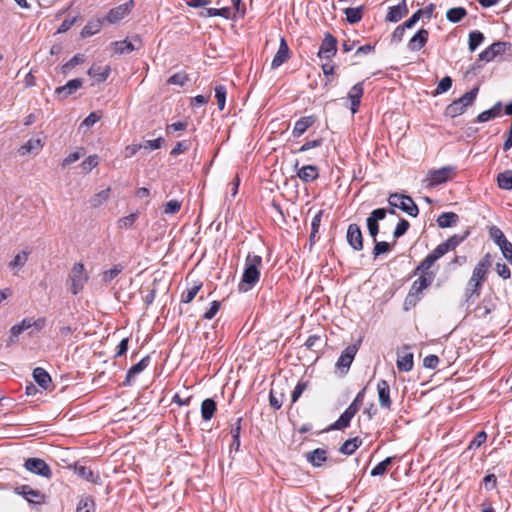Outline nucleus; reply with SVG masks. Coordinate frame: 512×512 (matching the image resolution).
I'll return each instance as SVG.
<instances>
[{"label":"nucleus","mask_w":512,"mask_h":512,"mask_svg":"<svg viewBox=\"0 0 512 512\" xmlns=\"http://www.w3.org/2000/svg\"><path fill=\"white\" fill-rule=\"evenodd\" d=\"M262 266V257L254 253H249L245 260V268L241 281L238 285L240 292L251 290L260 279V268Z\"/></svg>","instance_id":"f257e3e1"},{"label":"nucleus","mask_w":512,"mask_h":512,"mask_svg":"<svg viewBox=\"0 0 512 512\" xmlns=\"http://www.w3.org/2000/svg\"><path fill=\"white\" fill-rule=\"evenodd\" d=\"M491 266V256L487 253L475 266L472 276L468 282L467 292L470 297L473 295L479 296L482 283L486 279V274Z\"/></svg>","instance_id":"f03ea898"},{"label":"nucleus","mask_w":512,"mask_h":512,"mask_svg":"<svg viewBox=\"0 0 512 512\" xmlns=\"http://www.w3.org/2000/svg\"><path fill=\"white\" fill-rule=\"evenodd\" d=\"M479 88L474 87L472 90L466 92L460 98L452 101L444 110L446 117L455 118L462 115L468 106L472 105L476 100Z\"/></svg>","instance_id":"7ed1b4c3"},{"label":"nucleus","mask_w":512,"mask_h":512,"mask_svg":"<svg viewBox=\"0 0 512 512\" xmlns=\"http://www.w3.org/2000/svg\"><path fill=\"white\" fill-rule=\"evenodd\" d=\"M435 278V274H420L419 278L416 279L405 299L404 306L408 309L409 306H415L416 303L421 299L423 290L428 288Z\"/></svg>","instance_id":"20e7f679"},{"label":"nucleus","mask_w":512,"mask_h":512,"mask_svg":"<svg viewBox=\"0 0 512 512\" xmlns=\"http://www.w3.org/2000/svg\"><path fill=\"white\" fill-rule=\"evenodd\" d=\"M388 203L391 207H396L407 213L411 217H416L419 213L418 206L415 204L412 197L402 195L399 193L390 194Z\"/></svg>","instance_id":"39448f33"},{"label":"nucleus","mask_w":512,"mask_h":512,"mask_svg":"<svg viewBox=\"0 0 512 512\" xmlns=\"http://www.w3.org/2000/svg\"><path fill=\"white\" fill-rule=\"evenodd\" d=\"M508 45H510V44L507 43V42H501V41L494 42L493 44H491L489 47H487L484 51H482L479 54L478 60L473 65L472 70L481 68L482 65L480 64V62H482V61L490 62L496 56L501 55L502 53H504L506 51V47Z\"/></svg>","instance_id":"423d86ee"},{"label":"nucleus","mask_w":512,"mask_h":512,"mask_svg":"<svg viewBox=\"0 0 512 512\" xmlns=\"http://www.w3.org/2000/svg\"><path fill=\"white\" fill-rule=\"evenodd\" d=\"M87 280L88 275L86 274L84 265L82 263L74 264L70 274V290L72 294H78L83 289L84 284L87 282Z\"/></svg>","instance_id":"0eeeda50"},{"label":"nucleus","mask_w":512,"mask_h":512,"mask_svg":"<svg viewBox=\"0 0 512 512\" xmlns=\"http://www.w3.org/2000/svg\"><path fill=\"white\" fill-rule=\"evenodd\" d=\"M454 172L455 168L449 166L429 171L426 178V181H428L427 186L434 187L447 182L453 177Z\"/></svg>","instance_id":"6e6552de"},{"label":"nucleus","mask_w":512,"mask_h":512,"mask_svg":"<svg viewBox=\"0 0 512 512\" xmlns=\"http://www.w3.org/2000/svg\"><path fill=\"white\" fill-rule=\"evenodd\" d=\"M24 467L29 472L34 473L36 475H40L47 479H50L52 477V471L49 465L43 459L35 457L28 458L25 460Z\"/></svg>","instance_id":"1a4fd4ad"},{"label":"nucleus","mask_w":512,"mask_h":512,"mask_svg":"<svg viewBox=\"0 0 512 512\" xmlns=\"http://www.w3.org/2000/svg\"><path fill=\"white\" fill-rule=\"evenodd\" d=\"M386 215L387 210L385 208H377L373 210L366 219L368 233L373 241H376L377 235L379 233V221L383 220Z\"/></svg>","instance_id":"9d476101"},{"label":"nucleus","mask_w":512,"mask_h":512,"mask_svg":"<svg viewBox=\"0 0 512 512\" xmlns=\"http://www.w3.org/2000/svg\"><path fill=\"white\" fill-rule=\"evenodd\" d=\"M337 52V39L330 33H326L321 42L318 57L321 59H331Z\"/></svg>","instance_id":"9b49d317"},{"label":"nucleus","mask_w":512,"mask_h":512,"mask_svg":"<svg viewBox=\"0 0 512 512\" xmlns=\"http://www.w3.org/2000/svg\"><path fill=\"white\" fill-rule=\"evenodd\" d=\"M15 492L23 496L31 504H43L45 495L29 485H21L15 488Z\"/></svg>","instance_id":"f8f14e48"},{"label":"nucleus","mask_w":512,"mask_h":512,"mask_svg":"<svg viewBox=\"0 0 512 512\" xmlns=\"http://www.w3.org/2000/svg\"><path fill=\"white\" fill-rule=\"evenodd\" d=\"M141 46L142 41L137 35L133 36L130 40L125 39L113 43L114 52L117 54H128L132 51L139 50Z\"/></svg>","instance_id":"ddd939ff"},{"label":"nucleus","mask_w":512,"mask_h":512,"mask_svg":"<svg viewBox=\"0 0 512 512\" xmlns=\"http://www.w3.org/2000/svg\"><path fill=\"white\" fill-rule=\"evenodd\" d=\"M346 239L348 244L355 251H360L363 249V235L358 224L352 223L348 226Z\"/></svg>","instance_id":"4468645a"},{"label":"nucleus","mask_w":512,"mask_h":512,"mask_svg":"<svg viewBox=\"0 0 512 512\" xmlns=\"http://www.w3.org/2000/svg\"><path fill=\"white\" fill-rule=\"evenodd\" d=\"M133 4V0H130L124 4L112 8L104 19H106L111 24L117 23L118 21L123 19L127 14H129L131 8L133 7Z\"/></svg>","instance_id":"2eb2a0df"},{"label":"nucleus","mask_w":512,"mask_h":512,"mask_svg":"<svg viewBox=\"0 0 512 512\" xmlns=\"http://www.w3.org/2000/svg\"><path fill=\"white\" fill-rule=\"evenodd\" d=\"M377 392L380 407L385 410H390L392 406V401L390 398V386L386 380L378 381Z\"/></svg>","instance_id":"dca6fc26"},{"label":"nucleus","mask_w":512,"mask_h":512,"mask_svg":"<svg viewBox=\"0 0 512 512\" xmlns=\"http://www.w3.org/2000/svg\"><path fill=\"white\" fill-rule=\"evenodd\" d=\"M442 256L443 255L441 253H437V248H435L420 262V264L415 268L413 274H435L434 272L429 271V269Z\"/></svg>","instance_id":"f3484780"},{"label":"nucleus","mask_w":512,"mask_h":512,"mask_svg":"<svg viewBox=\"0 0 512 512\" xmlns=\"http://www.w3.org/2000/svg\"><path fill=\"white\" fill-rule=\"evenodd\" d=\"M290 59V49L284 37H281L280 44L277 53L275 54L272 62L271 68L277 69L282 64L287 62Z\"/></svg>","instance_id":"a211bd4d"},{"label":"nucleus","mask_w":512,"mask_h":512,"mask_svg":"<svg viewBox=\"0 0 512 512\" xmlns=\"http://www.w3.org/2000/svg\"><path fill=\"white\" fill-rule=\"evenodd\" d=\"M150 360V356L147 355L144 358H142L138 363L133 365L127 371L125 380L123 381V386H131L134 378L149 366Z\"/></svg>","instance_id":"6ab92c4d"},{"label":"nucleus","mask_w":512,"mask_h":512,"mask_svg":"<svg viewBox=\"0 0 512 512\" xmlns=\"http://www.w3.org/2000/svg\"><path fill=\"white\" fill-rule=\"evenodd\" d=\"M428 38H429L428 30L421 28L409 40L407 47L410 51H413V52L419 51L427 44Z\"/></svg>","instance_id":"aec40b11"},{"label":"nucleus","mask_w":512,"mask_h":512,"mask_svg":"<svg viewBox=\"0 0 512 512\" xmlns=\"http://www.w3.org/2000/svg\"><path fill=\"white\" fill-rule=\"evenodd\" d=\"M82 86V80L80 78H75L69 80L65 85L56 88L55 94L60 99H66L70 95L74 94L79 88Z\"/></svg>","instance_id":"412c9836"},{"label":"nucleus","mask_w":512,"mask_h":512,"mask_svg":"<svg viewBox=\"0 0 512 512\" xmlns=\"http://www.w3.org/2000/svg\"><path fill=\"white\" fill-rule=\"evenodd\" d=\"M356 413L357 411L348 406L346 410L340 415L338 420L329 426L328 430H343L349 427L350 422Z\"/></svg>","instance_id":"4be33fe9"},{"label":"nucleus","mask_w":512,"mask_h":512,"mask_svg":"<svg viewBox=\"0 0 512 512\" xmlns=\"http://www.w3.org/2000/svg\"><path fill=\"white\" fill-rule=\"evenodd\" d=\"M364 93L363 82L356 83L349 91L348 98L351 102V112L355 114L360 106L361 98Z\"/></svg>","instance_id":"5701e85b"},{"label":"nucleus","mask_w":512,"mask_h":512,"mask_svg":"<svg viewBox=\"0 0 512 512\" xmlns=\"http://www.w3.org/2000/svg\"><path fill=\"white\" fill-rule=\"evenodd\" d=\"M408 6L406 4V1L403 0L398 5L392 6L389 8V11L386 15V21L388 22H398L400 21L404 16L408 14Z\"/></svg>","instance_id":"b1692460"},{"label":"nucleus","mask_w":512,"mask_h":512,"mask_svg":"<svg viewBox=\"0 0 512 512\" xmlns=\"http://www.w3.org/2000/svg\"><path fill=\"white\" fill-rule=\"evenodd\" d=\"M357 353L356 345L347 346L341 353L340 357L337 360L336 366L339 369L346 368V371L349 369L355 355Z\"/></svg>","instance_id":"393cba45"},{"label":"nucleus","mask_w":512,"mask_h":512,"mask_svg":"<svg viewBox=\"0 0 512 512\" xmlns=\"http://www.w3.org/2000/svg\"><path fill=\"white\" fill-rule=\"evenodd\" d=\"M468 233H466L463 236L460 235H453L450 238H448L443 243L439 244L437 248V253H441L443 256L450 250H454L461 242L465 240Z\"/></svg>","instance_id":"a878e982"},{"label":"nucleus","mask_w":512,"mask_h":512,"mask_svg":"<svg viewBox=\"0 0 512 512\" xmlns=\"http://www.w3.org/2000/svg\"><path fill=\"white\" fill-rule=\"evenodd\" d=\"M316 121V117L313 115L301 117L296 121L292 134L294 137H300L303 135Z\"/></svg>","instance_id":"bb28decb"},{"label":"nucleus","mask_w":512,"mask_h":512,"mask_svg":"<svg viewBox=\"0 0 512 512\" xmlns=\"http://www.w3.org/2000/svg\"><path fill=\"white\" fill-rule=\"evenodd\" d=\"M297 176L304 183H310L319 177V169L315 165H305L298 169Z\"/></svg>","instance_id":"cd10ccee"},{"label":"nucleus","mask_w":512,"mask_h":512,"mask_svg":"<svg viewBox=\"0 0 512 512\" xmlns=\"http://www.w3.org/2000/svg\"><path fill=\"white\" fill-rule=\"evenodd\" d=\"M74 473L88 482L94 484H101V478L99 474L94 473V471L91 470L89 467L76 464L74 466Z\"/></svg>","instance_id":"c85d7f7f"},{"label":"nucleus","mask_w":512,"mask_h":512,"mask_svg":"<svg viewBox=\"0 0 512 512\" xmlns=\"http://www.w3.org/2000/svg\"><path fill=\"white\" fill-rule=\"evenodd\" d=\"M306 460L314 467H321L327 461V451L322 448H316L306 453Z\"/></svg>","instance_id":"c756f323"},{"label":"nucleus","mask_w":512,"mask_h":512,"mask_svg":"<svg viewBox=\"0 0 512 512\" xmlns=\"http://www.w3.org/2000/svg\"><path fill=\"white\" fill-rule=\"evenodd\" d=\"M104 19L96 18L88 21L81 31V37L87 38L98 33L103 25Z\"/></svg>","instance_id":"7c9ffc66"},{"label":"nucleus","mask_w":512,"mask_h":512,"mask_svg":"<svg viewBox=\"0 0 512 512\" xmlns=\"http://www.w3.org/2000/svg\"><path fill=\"white\" fill-rule=\"evenodd\" d=\"M217 410V404L212 398H207L201 403V416L203 420H210Z\"/></svg>","instance_id":"2f4dec72"},{"label":"nucleus","mask_w":512,"mask_h":512,"mask_svg":"<svg viewBox=\"0 0 512 512\" xmlns=\"http://www.w3.org/2000/svg\"><path fill=\"white\" fill-rule=\"evenodd\" d=\"M459 220V217L454 212H444L437 218V224L440 228H448L455 226Z\"/></svg>","instance_id":"473e14b6"},{"label":"nucleus","mask_w":512,"mask_h":512,"mask_svg":"<svg viewBox=\"0 0 512 512\" xmlns=\"http://www.w3.org/2000/svg\"><path fill=\"white\" fill-rule=\"evenodd\" d=\"M501 109H502V103L499 101L489 110L481 112L477 116L476 121L479 123H483V122L492 120L500 115Z\"/></svg>","instance_id":"72a5a7b5"},{"label":"nucleus","mask_w":512,"mask_h":512,"mask_svg":"<svg viewBox=\"0 0 512 512\" xmlns=\"http://www.w3.org/2000/svg\"><path fill=\"white\" fill-rule=\"evenodd\" d=\"M33 378L36 381V383L43 389H47L49 384L51 383L50 375L45 369L41 367H37L34 369Z\"/></svg>","instance_id":"f704fd0d"},{"label":"nucleus","mask_w":512,"mask_h":512,"mask_svg":"<svg viewBox=\"0 0 512 512\" xmlns=\"http://www.w3.org/2000/svg\"><path fill=\"white\" fill-rule=\"evenodd\" d=\"M111 68L110 66H105L104 68L100 66L93 65L88 70V74L93 77L97 82L101 83L104 82L109 74H110Z\"/></svg>","instance_id":"c9c22d12"},{"label":"nucleus","mask_w":512,"mask_h":512,"mask_svg":"<svg viewBox=\"0 0 512 512\" xmlns=\"http://www.w3.org/2000/svg\"><path fill=\"white\" fill-rule=\"evenodd\" d=\"M362 444L359 437L346 440L339 448V452L344 455H352L356 449Z\"/></svg>","instance_id":"e433bc0d"},{"label":"nucleus","mask_w":512,"mask_h":512,"mask_svg":"<svg viewBox=\"0 0 512 512\" xmlns=\"http://www.w3.org/2000/svg\"><path fill=\"white\" fill-rule=\"evenodd\" d=\"M199 16L200 17H215V16H220V17H223L225 19H229L230 18V9L228 7H222V8H206L204 10H202L200 13H199Z\"/></svg>","instance_id":"4c0bfd02"},{"label":"nucleus","mask_w":512,"mask_h":512,"mask_svg":"<svg viewBox=\"0 0 512 512\" xmlns=\"http://www.w3.org/2000/svg\"><path fill=\"white\" fill-rule=\"evenodd\" d=\"M46 323L45 318H38L33 320L31 318H24L20 323H18L23 330H28L30 328H35L36 331H40L44 328Z\"/></svg>","instance_id":"58836bf2"},{"label":"nucleus","mask_w":512,"mask_h":512,"mask_svg":"<svg viewBox=\"0 0 512 512\" xmlns=\"http://www.w3.org/2000/svg\"><path fill=\"white\" fill-rule=\"evenodd\" d=\"M498 187L503 190H512V170H505L497 175Z\"/></svg>","instance_id":"ea45409f"},{"label":"nucleus","mask_w":512,"mask_h":512,"mask_svg":"<svg viewBox=\"0 0 512 512\" xmlns=\"http://www.w3.org/2000/svg\"><path fill=\"white\" fill-rule=\"evenodd\" d=\"M30 255V251L23 250L20 253L16 254L8 264L9 268L12 270L21 269L27 262L28 257Z\"/></svg>","instance_id":"a19ab883"},{"label":"nucleus","mask_w":512,"mask_h":512,"mask_svg":"<svg viewBox=\"0 0 512 512\" xmlns=\"http://www.w3.org/2000/svg\"><path fill=\"white\" fill-rule=\"evenodd\" d=\"M467 11L464 7H454L450 8L446 12V18L448 21L452 23L460 22L464 17H466Z\"/></svg>","instance_id":"79ce46f5"},{"label":"nucleus","mask_w":512,"mask_h":512,"mask_svg":"<svg viewBox=\"0 0 512 512\" xmlns=\"http://www.w3.org/2000/svg\"><path fill=\"white\" fill-rule=\"evenodd\" d=\"M43 146L41 139H30L24 145H22L19 149L21 155H27L34 151L39 150Z\"/></svg>","instance_id":"37998d69"},{"label":"nucleus","mask_w":512,"mask_h":512,"mask_svg":"<svg viewBox=\"0 0 512 512\" xmlns=\"http://www.w3.org/2000/svg\"><path fill=\"white\" fill-rule=\"evenodd\" d=\"M397 368L399 371L408 372L413 368V354L406 353L402 356H398Z\"/></svg>","instance_id":"c03bdc74"},{"label":"nucleus","mask_w":512,"mask_h":512,"mask_svg":"<svg viewBox=\"0 0 512 512\" xmlns=\"http://www.w3.org/2000/svg\"><path fill=\"white\" fill-rule=\"evenodd\" d=\"M362 6L360 7H349L344 10V13L346 15V19L350 24L358 23L363 16L362 13Z\"/></svg>","instance_id":"a18cd8bd"},{"label":"nucleus","mask_w":512,"mask_h":512,"mask_svg":"<svg viewBox=\"0 0 512 512\" xmlns=\"http://www.w3.org/2000/svg\"><path fill=\"white\" fill-rule=\"evenodd\" d=\"M393 457H387L385 458L383 461H381L380 463H378L370 472V475L371 476H381V475H384L389 466L392 464L393 462Z\"/></svg>","instance_id":"49530a36"},{"label":"nucleus","mask_w":512,"mask_h":512,"mask_svg":"<svg viewBox=\"0 0 512 512\" xmlns=\"http://www.w3.org/2000/svg\"><path fill=\"white\" fill-rule=\"evenodd\" d=\"M484 41V35L480 31H472L469 33L468 47L471 52L475 51L477 47Z\"/></svg>","instance_id":"de8ad7c7"},{"label":"nucleus","mask_w":512,"mask_h":512,"mask_svg":"<svg viewBox=\"0 0 512 512\" xmlns=\"http://www.w3.org/2000/svg\"><path fill=\"white\" fill-rule=\"evenodd\" d=\"M124 269V266L121 264L114 265L111 269L105 270L102 274V280L105 283L111 282L115 279Z\"/></svg>","instance_id":"09e8293b"},{"label":"nucleus","mask_w":512,"mask_h":512,"mask_svg":"<svg viewBox=\"0 0 512 512\" xmlns=\"http://www.w3.org/2000/svg\"><path fill=\"white\" fill-rule=\"evenodd\" d=\"M110 194V188L101 190L100 192L96 193L93 197L90 199V204L93 208H97L101 206L108 198Z\"/></svg>","instance_id":"8fccbe9b"},{"label":"nucleus","mask_w":512,"mask_h":512,"mask_svg":"<svg viewBox=\"0 0 512 512\" xmlns=\"http://www.w3.org/2000/svg\"><path fill=\"white\" fill-rule=\"evenodd\" d=\"M95 511V503L93 498L84 497L80 499L77 505L76 512H94Z\"/></svg>","instance_id":"3c124183"},{"label":"nucleus","mask_w":512,"mask_h":512,"mask_svg":"<svg viewBox=\"0 0 512 512\" xmlns=\"http://www.w3.org/2000/svg\"><path fill=\"white\" fill-rule=\"evenodd\" d=\"M284 400V393L280 392L277 394L274 388L271 389L269 394V404L272 408L275 410H278L281 408Z\"/></svg>","instance_id":"603ef678"},{"label":"nucleus","mask_w":512,"mask_h":512,"mask_svg":"<svg viewBox=\"0 0 512 512\" xmlns=\"http://www.w3.org/2000/svg\"><path fill=\"white\" fill-rule=\"evenodd\" d=\"M226 94L227 90L224 85H218L215 87V98L217 100L218 108L221 111L225 108Z\"/></svg>","instance_id":"864d4df0"},{"label":"nucleus","mask_w":512,"mask_h":512,"mask_svg":"<svg viewBox=\"0 0 512 512\" xmlns=\"http://www.w3.org/2000/svg\"><path fill=\"white\" fill-rule=\"evenodd\" d=\"M409 227L410 223L406 219H400L393 232L394 244L396 239L402 237L408 231Z\"/></svg>","instance_id":"5fc2aeb1"},{"label":"nucleus","mask_w":512,"mask_h":512,"mask_svg":"<svg viewBox=\"0 0 512 512\" xmlns=\"http://www.w3.org/2000/svg\"><path fill=\"white\" fill-rule=\"evenodd\" d=\"M188 80V75L185 72H179L170 76L167 80V84L178 85L180 87H183Z\"/></svg>","instance_id":"6e6d98bb"},{"label":"nucleus","mask_w":512,"mask_h":512,"mask_svg":"<svg viewBox=\"0 0 512 512\" xmlns=\"http://www.w3.org/2000/svg\"><path fill=\"white\" fill-rule=\"evenodd\" d=\"M375 243L373 248L374 257H378L382 254L388 253L391 250V244L386 241H373Z\"/></svg>","instance_id":"4d7b16f0"},{"label":"nucleus","mask_w":512,"mask_h":512,"mask_svg":"<svg viewBox=\"0 0 512 512\" xmlns=\"http://www.w3.org/2000/svg\"><path fill=\"white\" fill-rule=\"evenodd\" d=\"M84 62V56L81 54L74 55L67 63L62 66V72L67 74L72 68Z\"/></svg>","instance_id":"13d9d810"},{"label":"nucleus","mask_w":512,"mask_h":512,"mask_svg":"<svg viewBox=\"0 0 512 512\" xmlns=\"http://www.w3.org/2000/svg\"><path fill=\"white\" fill-rule=\"evenodd\" d=\"M451 86H452V79H451V77L445 76L444 78H442L439 81V83H438V85H437L433 95L436 96V95L445 93V92H447L451 88Z\"/></svg>","instance_id":"bf43d9fd"},{"label":"nucleus","mask_w":512,"mask_h":512,"mask_svg":"<svg viewBox=\"0 0 512 512\" xmlns=\"http://www.w3.org/2000/svg\"><path fill=\"white\" fill-rule=\"evenodd\" d=\"M84 154H85L84 148H79L77 151L70 153L63 160L62 167L69 166L72 163L78 161L82 156H84Z\"/></svg>","instance_id":"052dcab7"},{"label":"nucleus","mask_w":512,"mask_h":512,"mask_svg":"<svg viewBox=\"0 0 512 512\" xmlns=\"http://www.w3.org/2000/svg\"><path fill=\"white\" fill-rule=\"evenodd\" d=\"M24 330L21 328L19 324H15L10 329V335L6 342V346H11L12 344H15L18 341V337L21 333H23Z\"/></svg>","instance_id":"680f3d73"},{"label":"nucleus","mask_w":512,"mask_h":512,"mask_svg":"<svg viewBox=\"0 0 512 512\" xmlns=\"http://www.w3.org/2000/svg\"><path fill=\"white\" fill-rule=\"evenodd\" d=\"M98 165V156L90 155L81 163V168L84 172L88 173Z\"/></svg>","instance_id":"e2e57ef3"},{"label":"nucleus","mask_w":512,"mask_h":512,"mask_svg":"<svg viewBox=\"0 0 512 512\" xmlns=\"http://www.w3.org/2000/svg\"><path fill=\"white\" fill-rule=\"evenodd\" d=\"M202 284L194 285L189 288L186 292H184L181 296V301L183 303H190L197 295L201 288Z\"/></svg>","instance_id":"0e129e2a"},{"label":"nucleus","mask_w":512,"mask_h":512,"mask_svg":"<svg viewBox=\"0 0 512 512\" xmlns=\"http://www.w3.org/2000/svg\"><path fill=\"white\" fill-rule=\"evenodd\" d=\"M181 208V202L173 199L168 201L164 206V213L165 214H175L177 213Z\"/></svg>","instance_id":"69168bd1"},{"label":"nucleus","mask_w":512,"mask_h":512,"mask_svg":"<svg viewBox=\"0 0 512 512\" xmlns=\"http://www.w3.org/2000/svg\"><path fill=\"white\" fill-rule=\"evenodd\" d=\"M307 386H308V382L300 381L297 383V385L291 395L292 403H295L299 399V397L302 395V393L307 388Z\"/></svg>","instance_id":"338daca9"},{"label":"nucleus","mask_w":512,"mask_h":512,"mask_svg":"<svg viewBox=\"0 0 512 512\" xmlns=\"http://www.w3.org/2000/svg\"><path fill=\"white\" fill-rule=\"evenodd\" d=\"M164 143V139L162 137H159L154 140H146L143 143H141L142 148L144 149H150V150H156L162 147V144Z\"/></svg>","instance_id":"774afa93"}]
</instances>
